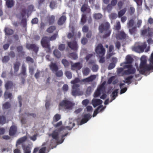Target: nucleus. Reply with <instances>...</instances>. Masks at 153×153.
Wrapping results in <instances>:
<instances>
[{"mask_svg": "<svg viewBox=\"0 0 153 153\" xmlns=\"http://www.w3.org/2000/svg\"><path fill=\"white\" fill-rule=\"evenodd\" d=\"M96 78V76L95 75H91L90 76L85 79L80 80V79L78 77H76L75 79L72 80L71 83L73 84L71 91V94L74 96H76L77 95H82L83 94V92L80 91L79 88L80 85L78 84L81 82H92Z\"/></svg>", "mask_w": 153, "mask_h": 153, "instance_id": "obj_1", "label": "nucleus"}, {"mask_svg": "<svg viewBox=\"0 0 153 153\" xmlns=\"http://www.w3.org/2000/svg\"><path fill=\"white\" fill-rule=\"evenodd\" d=\"M149 60L150 62V65L147 64V60L146 56H141L139 71L141 74H144L146 71L153 70V53H152Z\"/></svg>", "mask_w": 153, "mask_h": 153, "instance_id": "obj_2", "label": "nucleus"}, {"mask_svg": "<svg viewBox=\"0 0 153 153\" xmlns=\"http://www.w3.org/2000/svg\"><path fill=\"white\" fill-rule=\"evenodd\" d=\"M99 29L100 33H104L102 36L103 38L109 36L111 32V30L110 28V24L107 22L102 23L99 26Z\"/></svg>", "mask_w": 153, "mask_h": 153, "instance_id": "obj_3", "label": "nucleus"}, {"mask_svg": "<svg viewBox=\"0 0 153 153\" xmlns=\"http://www.w3.org/2000/svg\"><path fill=\"white\" fill-rule=\"evenodd\" d=\"M124 69L127 70L123 71V74L128 75L130 74H134L136 71L135 68L131 64H128L122 66Z\"/></svg>", "mask_w": 153, "mask_h": 153, "instance_id": "obj_4", "label": "nucleus"}, {"mask_svg": "<svg viewBox=\"0 0 153 153\" xmlns=\"http://www.w3.org/2000/svg\"><path fill=\"white\" fill-rule=\"evenodd\" d=\"M41 43L43 47L48 49L49 52L51 51L50 42L48 37L46 36L43 37L42 39Z\"/></svg>", "mask_w": 153, "mask_h": 153, "instance_id": "obj_5", "label": "nucleus"}, {"mask_svg": "<svg viewBox=\"0 0 153 153\" xmlns=\"http://www.w3.org/2000/svg\"><path fill=\"white\" fill-rule=\"evenodd\" d=\"M95 51L96 53L100 56H104L105 52V49L101 43L98 45L95 48Z\"/></svg>", "mask_w": 153, "mask_h": 153, "instance_id": "obj_6", "label": "nucleus"}, {"mask_svg": "<svg viewBox=\"0 0 153 153\" xmlns=\"http://www.w3.org/2000/svg\"><path fill=\"white\" fill-rule=\"evenodd\" d=\"M73 104L71 101L67 100H63L59 104V106L64 107L66 109H69L73 107Z\"/></svg>", "mask_w": 153, "mask_h": 153, "instance_id": "obj_7", "label": "nucleus"}, {"mask_svg": "<svg viewBox=\"0 0 153 153\" xmlns=\"http://www.w3.org/2000/svg\"><path fill=\"white\" fill-rule=\"evenodd\" d=\"M147 46V45L145 42H144L141 45L134 47L133 48V50L138 53H142L144 51V49L146 48Z\"/></svg>", "mask_w": 153, "mask_h": 153, "instance_id": "obj_8", "label": "nucleus"}, {"mask_svg": "<svg viewBox=\"0 0 153 153\" xmlns=\"http://www.w3.org/2000/svg\"><path fill=\"white\" fill-rule=\"evenodd\" d=\"M67 43L68 46L72 50L76 51L78 50V44L75 40L72 41L67 42Z\"/></svg>", "mask_w": 153, "mask_h": 153, "instance_id": "obj_9", "label": "nucleus"}, {"mask_svg": "<svg viewBox=\"0 0 153 153\" xmlns=\"http://www.w3.org/2000/svg\"><path fill=\"white\" fill-rule=\"evenodd\" d=\"M71 64V69L72 70L76 69L77 70H80L82 67V65L80 62H76L73 64L72 62L70 61Z\"/></svg>", "mask_w": 153, "mask_h": 153, "instance_id": "obj_10", "label": "nucleus"}, {"mask_svg": "<svg viewBox=\"0 0 153 153\" xmlns=\"http://www.w3.org/2000/svg\"><path fill=\"white\" fill-rule=\"evenodd\" d=\"M133 59L131 55H128L126 56V61L120 64V65L123 66L128 64H131L133 62Z\"/></svg>", "mask_w": 153, "mask_h": 153, "instance_id": "obj_11", "label": "nucleus"}, {"mask_svg": "<svg viewBox=\"0 0 153 153\" xmlns=\"http://www.w3.org/2000/svg\"><path fill=\"white\" fill-rule=\"evenodd\" d=\"M128 37L127 35L122 31L119 32L117 35V38L118 39H126Z\"/></svg>", "mask_w": 153, "mask_h": 153, "instance_id": "obj_12", "label": "nucleus"}, {"mask_svg": "<svg viewBox=\"0 0 153 153\" xmlns=\"http://www.w3.org/2000/svg\"><path fill=\"white\" fill-rule=\"evenodd\" d=\"M26 47L28 49L33 50L36 53H37L39 50V48L34 44H27Z\"/></svg>", "mask_w": 153, "mask_h": 153, "instance_id": "obj_13", "label": "nucleus"}, {"mask_svg": "<svg viewBox=\"0 0 153 153\" xmlns=\"http://www.w3.org/2000/svg\"><path fill=\"white\" fill-rule=\"evenodd\" d=\"M17 131V128L14 125L11 126L10 128L9 131V135L12 136L14 135Z\"/></svg>", "mask_w": 153, "mask_h": 153, "instance_id": "obj_14", "label": "nucleus"}, {"mask_svg": "<svg viewBox=\"0 0 153 153\" xmlns=\"http://www.w3.org/2000/svg\"><path fill=\"white\" fill-rule=\"evenodd\" d=\"M91 117V115L89 114L84 115L83 118L81 121V124H82L86 123Z\"/></svg>", "mask_w": 153, "mask_h": 153, "instance_id": "obj_15", "label": "nucleus"}, {"mask_svg": "<svg viewBox=\"0 0 153 153\" xmlns=\"http://www.w3.org/2000/svg\"><path fill=\"white\" fill-rule=\"evenodd\" d=\"M81 10L82 12L86 11L87 13H89L91 11V10L90 9L89 6L88 4H83L81 8Z\"/></svg>", "mask_w": 153, "mask_h": 153, "instance_id": "obj_16", "label": "nucleus"}, {"mask_svg": "<svg viewBox=\"0 0 153 153\" xmlns=\"http://www.w3.org/2000/svg\"><path fill=\"white\" fill-rule=\"evenodd\" d=\"M102 102V101L100 99H94L92 100V105L94 107L101 104Z\"/></svg>", "mask_w": 153, "mask_h": 153, "instance_id": "obj_17", "label": "nucleus"}, {"mask_svg": "<svg viewBox=\"0 0 153 153\" xmlns=\"http://www.w3.org/2000/svg\"><path fill=\"white\" fill-rule=\"evenodd\" d=\"M20 65L21 63L19 61H16L13 63V68L15 73L19 71Z\"/></svg>", "mask_w": 153, "mask_h": 153, "instance_id": "obj_18", "label": "nucleus"}, {"mask_svg": "<svg viewBox=\"0 0 153 153\" xmlns=\"http://www.w3.org/2000/svg\"><path fill=\"white\" fill-rule=\"evenodd\" d=\"M104 107H103L102 105H101L99 106L97 108L94 110L93 115V117H95L98 113L103 111L104 109Z\"/></svg>", "mask_w": 153, "mask_h": 153, "instance_id": "obj_19", "label": "nucleus"}, {"mask_svg": "<svg viewBox=\"0 0 153 153\" xmlns=\"http://www.w3.org/2000/svg\"><path fill=\"white\" fill-rule=\"evenodd\" d=\"M22 147L24 153H30L31 147L29 145L25 146L24 144L22 145Z\"/></svg>", "mask_w": 153, "mask_h": 153, "instance_id": "obj_20", "label": "nucleus"}, {"mask_svg": "<svg viewBox=\"0 0 153 153\" xmlns=\"http://www.w3.org/2000/svg\"><path fill=\"white\" fill-rule=\"evenodd\" d=\"M59 132L56 130H55L51 134H50V136H51L53 139L57 141L59 140Z\"/></svg>", "mask_w": 153, "mask_h": 153, "instance_id": "obj_21", "label": "nucleus"}, {"mask_svg": "<svg viewBox=\"0 0 153 153\" xmlns=\"http://www.w3.org/2000/svg\"><path fill=\"white\" fill-rule=\"evenodd\" d=\"M66 19V17L65 16H62L59 19L57 23L59 25H63Z\"/></svg>", "mask_w": 153, "mask_h": 153, "instance_id": "obj_22", "label": "nucleus"}, {"mask_svg": "<svg viewBox=\"0 0 153 153\" xmlns=\"http://www.w3.org/2000/svg\"><path fill=\"white\" fill-rule=\"evenodd\" d=\"M50 69L53 72L56 71L58 69V67L56 64L55 63L51 62L50 65Z\"/></svg>", "mask_w": 153, "mask_h": 153, "instance_id": "obj_23", "label": "nucleus"}, {"mask_svg": "<svg viewBox=\"0 0 153 153\" xmlns=\"http://www.w3.org/2000/svg\"><path fill=\"white\" fill-rule=\"evenodd\" d=\"M27 138L26 136H24L19 138L16 141V146L17 147L18 145L23 143L27 140Z\"/></svg>", "mask_w": 153, "mask_h": 153, "instance_id": "obj_24", "label": "nucleus"}, {"mask_svg": "<svg viewBox=\"0 0 153 153\" xmlns=\"http://www.w3.org/2000/svg\"><path fill=\"white\" fill-rule=\"evenodd\" d=\"M13 86V82L10 81H8L5 84V87L7 90L12 89Z\"/></svg>", "mask_w": 153, "mask_h": 153, "instance_id": "obj_25", "label": "nucleus"}, {"mask_svg": "<svg viewBox=\"0 0 153 153\" xmlns=\"http://www.w3.org/2000/svg\"><path fill=\"white\" fill-rule=\"evenodd\" d=\"M17 50L19 53V56H22L24 55L25 52L23 51V48L22 46H18L17 47Z\"/></svg>", "mask_w": 153, "mask_h": 153, "instance_id": "obj_26", "label": "nucleus"}, {"mask_svg": "<svg viewBox=\"0 0 153 153\" xmlns=\"http://www.w3.org/2000/svg\"><path fill=\"white\" fill-rule=\"evenodd\" d=\"M61 62L65 68H68L70 66V63L71 64L70 62H68L65 59H62Z\"/></svg>", "mask_w": 153, "mask_h": 153, "instance_id": "obj_27", "label": "nucleus"}, {"mask_svg": "<svg viewBox=\"0 0 153 153\" xmlns=\"http://www.w3.org/2000/svg\"><path fill=\"white\" fill-rule=\"evenodd\" d=\"M53 54L54 56L58 59L60 58L62 56V54L58 49H55L53 51Z\"/></svg>", "mask_w": 153, "mask_h": 153, "instance_id": "obj_28", "label": "nucleus"}, {"mask_svg": "<svg viewBox=\"0 0 153 153\" xmlns=\"http://www.w3.org/2000/svg\"><path fill=\"white\" fill-rule=\"evenodd\" d=\"M4 32L6 35L10 36L12 35L14 32L13 30L8 27H6L5 28Z\"/></svg>", "mask_w": 153, "mask_h": 153, "instance_id": "obj_29", "label": "nucleus"}, {"mask_svg": "<svg viewBox=\"0 0 153 153\" xmlns=\"http://www.w3.org/2000/svg\"><path fill=\"white\" fill-rule=\"evenodd\" d=\"M14 1L13 0H7L6 1V4L8 8L12 7L14 5Z\"/></svg>", "mask_w": 153, "mask_h": 153, "instance_id": "obj_30", "label": "nucleus"}, {"mask_svg": "<svg viewBox=\"0 0 153 153\" xmlns=\"http://www.w3.org/2000/svg\"><path fill=\"white\" fill-rule=\"evenodd\" d=\"M4 96L5 99H9L11 100L13 98V95L11 93L6 91L4 94Z\"/></svg>", "mask_w": 153, "mask_h": 153, "instance_id": "obj_31", "label": "nucleus"}, {"mask_svg": "<svg viewBox=\"0 0 153 153\" xmlns=\"http://www.w3.org/2000/svg\"><path fill=\"white\" fill-rule=\"evenodd\" d=\"M55 17L53 15L49 16L48 18V20L50 25L53 24L55 21Z\"/></svg>", "mask_w": 153, "mask_h": 153, "instance_id": "obj_32", "label": "nucleus"}, {"mask_svg": "<svg viewBox=\"0 0 153 153\" xmlns=\"http://www.w3.org/2000/svg\"><path fill=\"white\" fill-rule=\"evenodd\" d=\"M26 68L24 64H23L22 65L20 74L22 75L23 76H26Z\"/></svg>", "mask_w": 153, "mask_h": 153, "instance_id": "obj_33", "label": "nucleus"}, {"mask_svg": "<svg viewBox=\"0 0 153 153\" xmlns=\"http://www.w3.org/2000/svg\"><path fill=\"white\" fill-rule=\"evenodd\" d=\"M93 17L96 20H99L102 18V15L100 13H95L93 14Z\"/></svg>", "mask_w": 153, "mask_h": 153, "instance_id": "obj_34", "label": "nucleus"}, {"mask_svg": "<svg viewBox=\"0 0 153 153\" xmlns=\"http://www.w3.org/2000/svg\"><path fill=\"white\" fill-rule=\"evenodd\" d=\"M11 105L10 103L7 102L2 105V108L3 110L7 109L10 108Z\"/></svg>", "mask_w": 153, "mask_h": 153, "instance_id": "obj_35", "label": "nucleus"}, {"mask_svg": "<svg viewBox=\"0 0 153 153\" xmlns=\"http://www.w3.org/2000/svg\"><path fill=\"white\" fill-rule=\"evenodd\" d=\"M90 70L87 67L84 68L82 70V72L84 76H87L90 73Z\"/></svg>", "mask_w": 153, "mask_h": 153, "instance_id": "obj_36", "label": "nucleus"}, {"mask_svg": "<svg viewBox=\"0 0 153 153\" xmlns=\"http://www.w3.org/2000/svg\"><path fill=\"white\" fill-rule=\"evenodd\" d=\"M118 89H115L112 93V95H111L112 97V100H114L118 96Z\"/></svg>", "mask_w": 153, "mask_h": 153, "instance_id": "obj_37", "label": "nucleus"}, {"mask_svg": "<svg viewBox=\"0 0 153 153\" xmlns=\"http://www.w3.org/2000/svg\"><path fill=\"white\" fill-rule=\"evenodd\" d=\"M56 29V27L54 26H51L48 27L47 30V31L50 33H53Z\"/></svg>", "mask_w": 153, "mask_h": 153, "instance_id": "obj_38", "label": "nucleus"}, {"mask_svg": "<svg viewBox=\"0 0 153 153\" xmlns=\"http://www.w3.org/2000/svg\"><path fill=\"white\" fill-rule=\"evenodd\" d=\"M126 8H124L121 10L119 12H118V17L120 18L121 17L123 16L125 14V13L126 12Z\"/></svg>", "mask_w": 153, "mask_h": 153, "instance_id": "obj_39", "label": "nucleus"}, {"mask_svg": "<svg viewBox=\"0 0 153 153\" xmlns=\"http://www.w3.org/2000/svg\"><path fill=\"white\" fill-rule=\"evenodd\" d=\"M61 118V115L58 114H55L53 118V121L54 122H56L59 121Z\"/></svg>", "mask_w": 153, "mask_h": 153, "instance_id": "obj_40", "label": "nucleus"}, {"mask_svg": "<svg viewBox=\"0 0 153 153\" xmlns=\"http://www.w3.org/2000/svg\"><path fill=\"white\" fill-rule=\"evenodd\" d=\"M6 119L5 117L3 115L0 116V124L3 125L6 123Z\"/></svg>", "mask_w": 153, "mask_h": 153, "instance_id": "obj_41", "label": "nucleus"}, {"mask_svg": "<svg viewBox=\"0 0 153 153\" xmlns=\"http://www.w3.org/2000/svg\"><path fill=\"white\" fill-rule=\"evenodd\" d=\"M69 57L73 59H76L78 58L77 54L75 53H71L69 54Z\"/></svg>", "mask_w": 153, "mask_h": 153, "instance_id": "obj_42", "label": "nucleus"}, {"mask_svg": "<svg viewBox=\"0 0 153 153\" xmlns=\"http://www.w3.org/2000/svg\"><path fill=\"white\" fill-rule=\"evenodd\" d=\"M134 24V21L132 19H130L127 23V26L128 28H130L132 27Z\"/></svg>", "mask_w": 153, "mask_h": 153, "instance_id": "obj_43", "label": "nucleus"}, {"mask_svg": "<svg viewBox=\"0 0 153 153\" xmlns=\"http://www.w3.org/2000/svg\"><path fill=\"white\" fill-rule=\"evenodd\" d=\"M65 75L68 79H71L72 77L71 73L69 71H66L65 72Z\"/></svg>", "mask_w": 153, "mask_h": 153, "instance_id": "obj_44", "label": "nucleus"}, {"mask_svg": "<svg viewBox=\"0 0 153 153\" xmlns=\"http://www.w3.org/2000/svg\"><path fill=\"white\" fill-rule=\"evenodd\" d=\"M74 29L73 28L71 30V32L68 33L67 35L68 38L70 39L73 37L74 35Z\"/></svg>", "mask_w": 153, "mask_h": 153, "instance_id": "obj_45", "label": "nucleus"}, {"mask_svg": "<svg viewBox=\"0 0 153 153\" xmlns=\"http://www.w3.org/2000/svg\"><path fill=\"white\" fill-rule=\"evenodd\" d=\"M121 28L120 24V22H117L116 26H115V30H119Z\"/></svg>", "mask_w": 153, "mask_h": 153, "instance_id": "obj_46", "label": "nucleus"}, {"mask_svg": "<svg viewBox=\"0 0 153 153\" xmlns=\"http://www.w3.org/2000/svg\"><path fill=\"white\" fill-rule=\"evenodd\" d=\"M21 23L23 27H26L27 25L26 19V18L22 19L21 20Z\"/></svg>", "mask_w": 153, "mask_h": 153, "instance_id": "obj_47", "label": "nucleus"}, {"mask_svg": "<svg viewBox=\"0 0 153 153\" xmlns=\"http://www.w3.org/2000/svg\"><path fill=\"white\" fill-rule=\"evenodd\" d=\"M105 83H102L97 88L99 91L101 92L105 90V87L104 86Z\"/></svg>", "mask_w": 153, "mask_h": 153, "instance_id": "obj_48", "label": "nucleus"}, {"mask_svg": "<svg viewBox=\"0 0 153 153\" xmlns=\"http://www.w3.org/2000/svg\"><path fill=\"white\" fill-rule=\"evenodd\" d=\"M94 56V54L92 53L88 54L85 57V59L86 62L88 61L90 59H91Z\"/></svg>", "mask_w": 153, "mask_h": 153, "instance_id": "obj_49", "label": "nucleus"}, {"mask_svg": "<svg viewBox=\"0 0 153 153\" xmlns=\"http://www.w3.org/2000/svg\"><path fill=\"white\" fill-rule=\"evenodd\" d=\"M69 126H66V128L68 130H70L75 126V124L74 123L71 122L69 123Z\"/></svg>", "mask_w": 153, "mask_h": 153, "instance_id": "obj_50", "label": "nucleus"}, {"mask_svg": "<svg viewBox=\"0 0 153 153\" xmlns=\"http://www.w3.org/2000/svg\"><path fill=\"white\" fill-rule=\"evenodd\" d=\"M86 16L85 14H82V15L81 21V22L83 24L86 22Z\"/></svg>", "mask_w": 153, "mask_h": 153, "instance_id": "obj_51", "label": "nucleus"}, {"mask_svg": "<svg viewBox=\"0 0 153 153\" xmlns=\"http://www.w3.org/2000/svg\"><path fill=\"white\" fill-rule=\"evenodd\" d=\"M89 27L88 26L86 25H84L82 28V32L85 33H87L88 32L89 30Z\"/></svg>", "mask_w": 153, "mask_h": 153, "instance_id": "obj_52", "label": "nucleus"}, {"mask_svg": "<svg viewBox=\"0 0 153 153\" xmlns=\"http://www.w3.org/2000/svg\"><path fill=\"white\" fill-rule=\"evenodd\" d=\"M56 75L58 77H61L63 75V73L62 71L59 70L56 71Z\"/></svg>", "mask_w": 153, "mask_h": 153, "instance_id": "obj_53", "label": "nucleus"}, {"mask_svg": "<svg viewBox=\"0 0 153 153\" xmlns=\"http://www.w3.org/2000/svg\"><path fill=\"white\" fill-rule=\"evenodd\" d=\"M10 60V58L8 56H4L2 59V61L3 62H7Z\"/></svg>", "mask_w": 153, "mask_h": 153, "instance_id": "obj_54", "label": "nucleus"}, {"mask_svg": "<svg viewBox=\"0 0 153 153\" xmlns=\"http://www.w3.org/2000/svg\"><path fill=\"white\" fill-rule=\"evenodd\" d=\"M98 69V66L97 65H93L91 68L92 70L94 72H96Z\"/></svg>", "mask_w": 153, "mask_h": 153, "instance_id": "obj_55", "label": "nucleus"}, {"mask_svg": "<svg viewBox=\"0 0 153 153\" xmlns=\"http://www.w3.org/2000/svg\"><path fill=\"white\" fill-rule=\"evenodd\" d=\"M109 17L112 19H114L117 17V15L116 13H112L109 16Z\"/></svg>", "mask_w": 153, "mask_h": 153, "instance_id": "obj_56", "label": "nucleus"}, {"mask_svg": "<svg viewBox=\"0 0 153 153\" xmlns=\"http://www.w3.org/2000/svg\"><path fill=\"white\" fill-rule=\"evenodd\" d=\"M88 42L87 39L85 37H83L81 40V42L83 45H85Z\"/></svg>", "mask_w": 153, "mask_h": 153, "instance_id": "obj_57", "label": "nucleus"}, {"mask_svg": "<svg viewBox=\"0 0 153 153\" xmlns=\"http://www.w3.org/2000/svg\"><path fill=\"white\" fill-rule=\"evenodd\" d=\"M116 78L115 76H113L111 77L107 81V83L108 84H111L112 82H113V80H114V79Z\"/></svg>", "mask_w": 153, "mask_h": 153, "instance_id": "obj_58", "label": "nucleus"}, {"mask_svg": "<svg viewBox=\"0 0 153 153\" xmlns=\"http://www.w3.org/2000/svg\"><path fill=\"white\" fill-rule=\"evenodd\" d=\"M133 76H128V77H127L126 78L125 80H126V83H130V81L133 78Z\"/></svg>", "mask_w": 153, "mask_h": 153, "instance_id": "obj_59", "label": "nucleus"}, {"mask_svg": "<svg viewBox=\"0 0 153 153\" xmlns=\"http://www.w3.org/2000/svg\"><path fill=\"white\" fill-rule=\"evenodd\" d=\"M65 44H61L59 46L58 48L61 51H63L65 48Z\"/></svg>", "mask_w": 153, "mask_h": 153, "instance_id": "obj_60", "label": "nucleus"}, {"mask_svg": "<svg viewBox=\"0 0 153 153\" xmlns=\"http://www.w3.org/2000/svg\"><path fill=\"white\" fill-rule=\"evenodd\" d=\"M58 33H55L50 38V40L51 41H53L55 40L57 36H58Z\"/></svg>", "mask_w": 153, "mask_h": 153, "instance_id": "obj_61", "label": "nucleus"}, {"mask_svg": "<svg viewBox=\"0 0 153 153\" xmlns=\"http://www.w3.org/2000/svg\"><path fill=\"white\" fill-rule=\"evenodd\" d=\"M88 64L89 65H93L96 62V60L94 59H91L88 61Z\"/></svg>", "mask_w": 153, "mask_h": 153, "instance_id": "obj_62", "label": "nucleus"}, {"mask_svg": "<svg viewBox=\"0 0 153 153\" xmlns=\"http://www.w3.org/2000/svg\"><path fill=\"white\" fill-rule=\"evenodd\" d=\"M26 61L28 62H30L32 63L34 62V60L33 58L28 56L26 57Z\"/></svg>", "mask_w": 153, "mask_h": 153, "instance_id": "obj_63", "label": "nucleus"}, {"mask_svg": "<svg viewBox=\"0 0 153 153\" xmlns=\"http://www.w3.org/2000/svg\"><path fill=\"white\" fill-rule=\"evenodd\" d=\"M56 4V3L55 2L53 1H51L50 4V7L52 9L54 8L55 7Z\"/></svg>", "mask_w": 153, "mask_h": 153, "instance_id": "obj_64", "label": "nucleus"}]
</instances>
